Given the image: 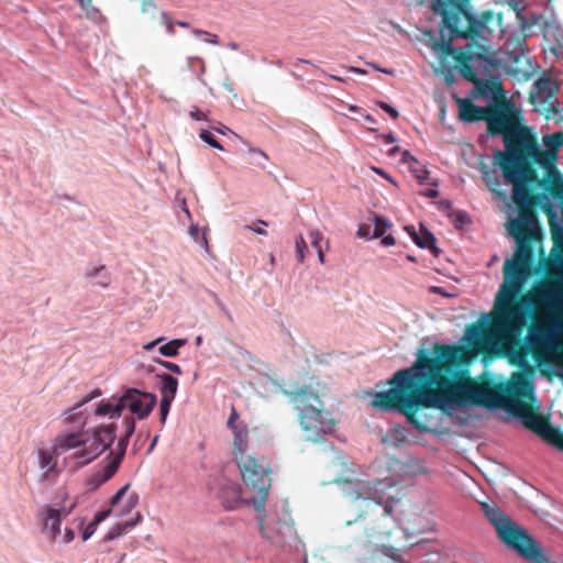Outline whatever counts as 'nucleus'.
Returning <instances> with one entry per match:
<instances>
[{
    "label": "nucleus",
    "mask_w": 563,
    "mask_h": 563,
    "mask_svg": "<svg viewBox=\"0 0 563 563\" xmlns=\"http://www.w3.org/2000/svg\"><path fill=\"white\" fill-rule=\"evenodd\" d=\"M364 119L372 124L376 122V120L371 114H365Z\"/></svg>",
    "instance_id": "nucleus-64"
},
{
    "label": "nucleus",
    "mask_w": 563,
    "mask_h": 563,
    "mask_svg": "<svg viewBox=\"0 0 563 563\" xmlns=\"http://www.w3.org/2000/svg\"><path fill=\"white\" fill-rule=\"evenodd\" d=\"M111 514V509H107V510H103V511H99L96 514L95 518H93V522L95 525H99L100 522H102L103 520H106Z\"/></svg>",
    "instance_id": "nucleus-43"
},
{
    "label": "nucleus",
    "mask_w": 563,
    "mask_h": 563,
    "mask_svg": "<svg viewBox=\"0 0 563 563\" xmlns=\"http://www.w3.org/2000/svg\"><path fill=\"white\" fill-rule=\"evenodd\" d=\"M236 464L245 485L257 493V496L253 498L255 510H264L268 490L272 486V470L268 461L264 456L247 455L246 457H240Z\"/></svg>",
    "instance_id": "nucleus-9"
},
{
    "label": "nucleus",
    "mask_w": 563,
    "mask_h": 563,
    "mask_svg": "<svg viewBox=\"0 0 563 563\" xmlns=\"http://www.w3.org/2000/svg\"><path fill=\"white\" fill-rule=\"evenodd\" d=\"M310 239H311V245L316 250H321V241L323 239L322 234L319 231H312L310 233Z\"/></svg>",
    "instance_id": "nucleus-36"
},
{
    "label": "nucleus",
    "mask_w": 563,
    "mask_h": 563,
    "mask_svg": "<svg viewBox=\"0 0 563 563\" xmlns=\"http://www.w3.org/2000/svg\"><path fill=\"white\" fill-rule=\"evenodd\" d=\"M382 238H383L382 244L384 246H391L396 243V240L393 235H386V236L383 235Z\"/></svg>",
    "instance_id": "nucleus-46"
},
{
    "label": "nucleus",
    "mask_w": 563,
    "mask_h": 563,
    "mask_svg": "<svg viewBox=\"0 0 563 563\" xmlns=\"http://www.w3.org/2000/svg\"><path fill=\"white\" fill-rule=\"evenodd\" d=\"M172 402L173 401L161 399V404H159V416H161L159 421H161V423H165L166 418L169 412V409H170V406H172Z\"/></svg>",
    "instance_id": "nucleus-32"
},
{
    "label": "nucleus",
    "mask_w": 563,
    "mask_h": 563,
    "mask_svg": "<svg viewBox=\"0 0 563 563\" xmlns=\"http://www.w3.org/2000/svg\"><path fill=\"white\" fill-rule=\"evenodd\" d=\"M100 395H101V391L99 389H95L93 391H91V394L89 396L82 398L75 407L68 409L65 412L66 420L73 421L75 419V417L77 416L76 411L78 408H80L81 406H84L85 404L90 401L91 399L99 397Z\"/></svg>",
    "instance_id": "nucleus-29"
},
{
    "label": "nucleus",
    "mask_w": 563,
    "mask_h": 563,
    "mask_svg": "<svg viewBox=\"0 0 563 563\" xmlns=\"http://www.w3.org/2000/svg\"><path fill=\"white\" fill-rule=\"evenodd\" d=\"M374 231H373V234H372V239H378V238H382L386 231L391 227V223L383 218V217H379V216H374Z\"/></svg>",
    "instance_id": "nucleus-28"
},
{
    "label": "nucleus",
    "mask_w": 563,
    "mask_h": 563,
    "mask_svg": "<svg viewBox=\"0 0 563 563\" xmlns=\"http://www.w3.org/2000/svg\"><path fill=\"white\" fill-rule=\"evenodd\" d=\"M371 232H372V228H371V225H369V224H365V223H364V224H361V225L358 227V230H357V233H356V234H357V236H358V238H362V239H369V238H372Z\"/></svg>",
    "instance_id": "nucleus-38"
},
{
    "label": "nucleus",
    "mask_w": 563,
    "mask_h": 563,
    "mask_svg": "<svg viewBox=\"0 0 563 563\" xmlns=\"http://www.w3.org/2000/svg\"><path fill=\"white\" fill-rule=\"evenodd\" d=\"M58 451L53 448L51 450L41 449L37 451L40 466L43 471L44 478H48L52 474H55L57 467Z\"/></svg>",
    "instance_id": "nucleus-16"
},
{
    "label": "nucleus",
    "mask_w": 563,
    "mask_h": 563,
    "mask_svg": "<svg viewBox=\"0 0 563 563\" xmlns=\"http://www.w3.org/2000/svg\"><path fill=\"white\" fill-rule=\"evenodd\" d=\"M157 363L159 365H162L163 367H165L166 369L173 372L174 374H177V375H181L183 374V371L180 368V366L176 363H172V362H168V361H162V360H158Z\"/></svg>",
    "instance_id": "nucleus-34"
},
{
    "label": "nucleus",
    "mask_w": 563,
    "mask_h": 563,
    "mask_svg": "<svg viewBox=\"0 0 563 563\" xmlns=\"http://www.w3.org/2000/svg\"><path fill=\"white\" fill-rule=\"evenodd\" d=\"M537 199L538 197L521 195L519 189L512 192L519 217L511 221L509 232L517 242V250L514 258L506 260L504 263L505 283L495 300L496 314L492 317L489 324L474 323L467 331L470 340L474 343L518 335L525 323L522 309H528L532 305H542L537 302L534 297H522L519 302L515 301L531 265L532 250L528 238L529 224L536 221L532 208Z\"/></svg>",
    "instance_id": "nucleus-2"
},
{
    "label": "nucleus",
    "mask_w": 563,
    "mask_h": 563,
    "mask_svg": "<svg viewBox=\"0 0 563 563\" xmlns=\"http://www.w3.org/2000/svg\"><path fill=\"white\" fill-rule=\"evenodd\" d=\"M156 402L157 399L154 394L129 388L120 397L101 400L95 410V415L109 416L110 419H115L121 417L124 409H129L132 416L125 418L143 420L150 416Z\"/></svg>",
    "instance_id": "nucleus-7"
},
{
    "label": "nucleus",
    "mask_w": 563,
    "mask_h": 563,
    "mask_svg": "<svg viewBox=\"0 0 563 563\" xmlns=\"http://www.w3.org/2000/svg\"><path fill=\"white\" fill-rule=\"evenodd\" d=\"M187 343L185 339H174L163 345L159 346L158 351L162 355L166 357H175L178 355V351L181 346Z\"/></svg>",
    "instance_id": "nucleus-26"
},
{
    "label": "nucleus",
    "mask_w": 563,
    "mask_h": 563,
    "mask_svg": "<svg viewBox=\"0 0 563 563\" xmlns=\"http://www.w3.org/2000/svg\"><path fill=\"white\" fill-rule=\"evenodd\" d=\"M285 395L298 411L301 428L311 432L308 440L317 442L324 434L334 431L336 421L332 412L324 409L318 393L311 386L295 387L285 390Z\"/></svg>",
    "instance_id": "nucleus-4"
},
{
    "label": "nucleus",
    "mask_w": 563,
    "mask_h": 563,
    "mask_svg": "<svg viewBox=\"0 0 563 563\" xmlns=\"http://www.w3.org/2000/svg\"><path fill=\"white\" fill-rule=\"evenodd\" d=\"M195 35H203L205 41L209 44L217 45L219 44V36L217 34H212L210 32L203 30H194Z\"/></svg>",
    "instance_id": "nucleus-33"
},
{
    "label": "nucleus",
    "mask_w": 563,
    "mask_h": 563,
    "mask_svg": "<svg viewBox=\"0 0 563 563\" xmlns=\"http://www.w3.org/2000/svg\"><path fill=\"white\" fill-rule=\"evenodd\" d=\"M165 339L163 336L152 341V342H148L146 344L143 345V349L145 351H151L155 345H157L158 343L163 342Z\"/></svg>",
    "instance_id": "nucleus-45"
},
{
    "label": "nucleus",
    "mask_w": 563,
    "mask_h": 563,
    "mask_svg": "<svg viewBox=\"0 0 563 563\" xmlns=\"http://www.w3.org/2000/svg\"><path fill=\"white\" fill-rule=\"evenodd\" d=\"M136 503H137V496H131L126 501V507L123 510H121L118 515L123 516V515L128 514L129 511H131V509H133L135 507Z\"/></svg>",
    "instance_id": "nucleus-41"
},
{
    "label": "nucleus",
    "mask_w": 563,
    "mask_h": 563,
    "mask_svg": "<svg viewBox=\"0 0 563 563\" xmlns=\"http://www.w3.org/2000/svg\"><path fill=\"white\" fill-rule=\"evenodd\" d=\"M109 283H110L109 277H108V276H106V277H104V280H101V282H99L98 284H99L101 287H108V286H109Z\"/></svg>",
    "instance_id": "nucleus-60"
},
{
    "label": "nucleus",
    "mask_w": 563,
    "mask_h": 563,
    "mask_svg": "<svg viewBox=\"0 0 563 563\" xmlns=\"http://www.w3.org/2000/svg\"><path fill=\"white\" fill-rule=\"evenodd\" d=\"M244 229L245 230H249V231H252L256 234H260V235H267V231L263 228H260V227H253V225H244Z\"/></svg>",
    "instance_id": "nucleus-44"
},
{
    "label": "nucleus",
    "mask_w": 563,
    "mask_h": 563,
    "mask_svg": "<svg viewBox=\"0 0 563 563\" xmlns=\"http://www.w3.org/2000/svg\"><path fill=\"white\" fill-rule=\"evenodd\" d=\"M347 109H349V111H351V112H358V111L361 110V109H360V107L354 106V104H349V106H347Z\"/></svg>",
    "instance_id": "nucleus-62"
},
{
    "label": "nucleus",
    "mask_w": 563,
    "mask_h": 563,
    "mask_svg": "<svg viewBox=\"0 0 563 563\" xmlns=\"http://www.w3.org/2000/svg\"><path fill=\"white\" fill-rule=\"evenodd\" d=\"M482 509L504 544L530 562L549 563L542 548L526 529L515 523L498 507L484 503Z\"/></svg>",
    "instance_id": "nucleus-5"
},
{
    "label": "nucleus",
    "mask_w": 563,
    "mask_h": 563,
    "mask_svg": "<svg viewBox=\"0 0 563 563\" xmlns=\"http://www.w3.org/2000/svg\"><path fill=\"white\" fill-rule=\"evenodd\" d=\"M44 529L48 531L52 541L60 532V510L48 508L44 517Z\"/></svg>",
    "instance_id": "nucleus-20"
},
{
    "label": "nucleus",
    "mask_w": 563,
    "mask_h": 563,
    "mask_svg": "<svg viewBox=\"0 0 563 563\" xmlns=\"http://www.w3.org/2000/svg\"><path fill=\"white\" fill-rule=\"evenodd\" d=\"M378 106L385 111L387 112L393 119H397L399 113L398 111L391 107L390 104L384 102V101H379L378 102Z\"/></svg>",
    "instance_id": "nucleus-39"
},
{
    "label": "nucleus",
    "mask_w": 563,
    "mask_h": 563,
    "mask_svg": "<svg viewBox=\"0 0 563 563\" xmlns=\"http://www.w3.org/2000/svg\"><path fill=\"white\" fill-rule=\"evenodd\" d=\"M213 129L221 134H225L228 131H230V129L223 124H220L219 128H213Z\"/></svg>",
    "instance_id": "nucleus-56"
},
{
    "label": "nucleus",
    "mask_w": 563,
    "mask_h": 563,
    "mask_svg": "<svg viewBox=\"0 0 563 563\" xmlns=\"http://www.w3.org/2000/svg\"><path fill=\"white\" fill-rule=\"evenodd\" d=\"M342 493L345 497L351 500H374L377 504H382L384 497L380 495V486L383 482L369 483L361 479H343L342 481Z\"/></svg>",
    "instance_id": "nucleus-12"
},
{
    "label": "nucleus",
    "mask_w": 563,
    "mask_h": 563,
    "mask_svg": "<svg viewBox=\"0 0 563 563\" xmlns=\"http://www.w3.org/2000/svg\"><path fill=\"white\" fill-rule=\"evenodd\" d=\"M238 419H239V415H238L236 410H235L234 408H232V410H231V415H230V417H229V419H228V427H229L232 431L236 430L238 428H243V427H245V424H239V423H236V420H238Z\"/></svg>",
    "instance_id": "nucleus-35"
},
{
    "label": "nucleus",
    "mask_w": 563,
    "mask_h": 563,
    "mask_svg": "<svg viewBox=\"0 0 563 563\" xmlns=\"http://www.w3.org/2000/svg\"><path fill=\"white\" fill-rule=\"evenodd\" d=\"M75 532L71 529H66L64 534V541L65 543H69L74 540Z\"/></svg>",
    "instance_id": "nucleus-48"
},
{
    "label": "nucleus",
    "mask_w": 563,
    "mask_h": 563,
    "mask_svg": "<svg viewBox=\"0 0 563 563\" xmlns=\"http://www.w3.org/2000/svg\"><path fill=\"white\" fill-rule=\"evenodd\" d=\"M383 140L386 144H393L396 142V137L393 133L386 134L383 136Z\"/></svg>",
    "instance_id": "nucleus-52"
},
{
    "label": "nucleus",
    "mask_w": 563,
    "mask_h": 563,
    "mask_svg": "<svg viewBox=\"0 0 563 563\" xmlns=\"http://www.w3.org/2000/svg\"><path fill=\"white\" fill-rule=\"evenodd\" d=\"M349 70L356 73V74H365L364 70H362L361 68H357V67H349Z\"/></svg>",
    "instance_id": "nucleus-63"
},
{
    "label": "nucleus",
    "mask_w": 563,
    "mask_h": 563,
    "mask_svg": "<svg viewBox=\"0 0 563 563\" xmlns=\"http://www.w3.org/2000/svg\"><path fill=\"white\" fill-rule=\"evenodd\" d=\"M441 25H443V23H441ZM443 29H445V27L442 26V29H441V40L434 42L433 47H434V49L442 53L443 55L453 56L454 51L452 47V38H454L455 36L451 35L450 38L445 40L444 34H443ZM449 31H450V34H452V31L451 30H449Z\"/></svg>",
    "instance_id": "nucleus-27"
},
{
    "label": "nucleus",
    "mask_w": 563,
    "mask_h": 563,
    "mask_svg": "<svg viewBox=\"0 0 563 563\" xmlns=\"http://www.w3.org/2000/svg\"><path fill=\"white\" fill-rule=\"evenodd\" d=\"M250 151H251L252 153H256V154L261 155V156H262L264 159H266V161L268 159V156L266 155V153H265V152H263L261 148L252 147Z\"/></svg>",
    "instance_id": "nucleus-54"
},
{
    "label": "nucleus",
    "mask_w": 563,
    "mask_h": 563,
    "mask_svg": "<svg viewBox=\"0 0 563 563\" xmlns=\"http://www.w3.org/2000/svg\"><path fill=\"white\" fill-rule=\"evenodd\" d=\"M156 376L161 380V399L174 401L178 389V380L166 373L157 374Z\"/></svg>",
    "instance_id": "nucleus-19"
},
{
    "label": "nucleus",
    "mask_w": 563,
    "mask_h": 563,
    "mask_svg": "<svg viewBox=\"0 0 563 563\" xmlns=\"http://www.w3.org/2000/svg\"><path fill=\"white\" fill-rule=\"evenodd\" d=\"M549 330L542 324L534 323L529 328V341L532 345H539L548 338Z\"/></svg>",
    "instance_id": "nucleus-25"
},
{
    "label": "nucleus",
    "mask_w": 563,
    "mask_h": 563,
    "mask_svg": "<svg viewBox=\"0 0 563 563\" xmlns=\"http://www.w3.org/2000/svg\"><path fill=\"white\" fill-rule=\"evenodd\" d=\"M189 115L191 119L197 120V121H202V120L205 121L208 119L207 114L198 108H195L194 110H191L189 112Z\"/></svg>",
    "instance_id": "nucleus-42"
},
{
    "label": "nucleus",
    "mask_w": 563,
    "mask_h": 563,
    "mask_svg": "<svg viewBox=\"0 0 563 563\" xmlns=\"http://www.w3.org/2000/svg\"><path fill=\"white\" fill-rule=\"evenodd\" d=\"M331 79L335 80V81H339V82H344L345 79L340 77V76H335V75H328Z\"/></svg>",
    "instance_id": "nucleus-61"
},
{
    "label": "nucleus",
    "mask_w": 563,
    "mask_h": 563,
    "mask_svg": "<svg viewBox=\"0 0 563 563\" xmlns=\"http://www.w3.org/2000/svg\"><path fill=\"white\" fill-rule=\"evenodd\" d=\"M82 442H85L84 432L62 433L56 437L54 448L57 451H68L82 446Z\"/></svg>",
    "instance_id": "nucleus-17"
},
{
    "label": "nucleus",
    "mask_w": 563,
    "mask_h": 563,
    "mask_svg": "<svg viewBox=\"0 0 563 563\" xmlns=\"http://www.w3.org/2000/svg\"><path fill=\"white\" fill-rule=\"evenodd\" d=\"M424 195L430 197V198H435V197H438L439 192H438V190L430 189Z\"/></svg>",
    "instance_id": "nucleus-57"
},
{
    "label": "nucleus",
    "mask_w": 563,
    "mask_h": 563,
    "mask_svg": "<svg viewBox=\"0 0 563 563\" xmlns=\"http://www.w3.org/2000/svg\"><path fill=\"white\" fill-rule=\"evenodd\" d=\"M115 430V424L109 423L85 431L82 449L76 451L73 457L80 465L89 464L113 443L117 437Z\"/></svg>",
    "instance_id": "nucleus-10"
},
{
    "label": "nucleus",
    "mask_w": 563,
    "mask_h": 563,
    "mask_svg": "<svg viewBox=\"0 0 563 563\" xmlns=\"http://www.w3.org/2000/svg\"><path fill=\"white\" fill-rule=\"evenodd\" d=\"M487 133L490 136L501 135L505 151H496L495 165L501 169L505 180L517 179L514 167L529 132V128L520 123V113L507 99L498 98L489 106L486 119Z\"/></svg>",
    "instance_id": "nucleus-3"
},
{
    "label": "nucleus",
    "mask_w": 563,
    "mask_h": 563,
    "mask_svg": "<svg viewBox=\"0 0 563 563\" xmlns=\"http://www.w3.org/2000/svg\"><path fill=\"white\" fill-rule=\"evenodd\" d=\"M431 9L442 18L443 26L452 31L453 36L474 38L493 19L492 11H484L477 18L468 0H431Z\"/></svg>",
    "instance_id": "nucleus-6"
},
{
    "label": "nucleus",
    "mask_w": 563,
    "mask_h": 563,
    "mask_svg": "<svg viewBox=\"0 0 563 563\" xmlns=\"http://www.w3.org/2000/svg\"><path fill=\"white\" fill-rule=\"evenodd\" d=\"M473 354L461 344L435 343L431 353L420 349L412 365L397 371L388 380L390 389L376 391L372 406L380 411L397 410L416 430L437 431L443 415L466 406L498 405L521 419L523 426L549 444L563 451V432L532 407V384L521 374L499 396L478 383L467 369Z\"/></svg>",
    "instance_id": "nucleus-1"
},
{
    "label": "nucleus",
    "mask_w": 563,
    "mask_h": 563,
    "mask_svg": "<svg viewBox=\"0 0 563 563\" xmlns=\"http://www.w3.org/2000/svg\"><path fill=\"white\" fill-rule=\"evenodd\" d=\"M130 485L126 484L124 485L122 488H120L111 498V506H115L121 499L122 497L125 495V493L128 492Z\"/></svg>",
    "instance_id": "nucleus-37"
},
{
    "label": "nucleus",
    "mask_w": 563,
    "mask_h": 563,
    "mask_svg": "<svg viewBox=\"0 0 563 563\" xmlns=\"http://www.w3.org/2000/svg\"><path fill=\"white\" fill-rule=\"evenodd\" d=\"M233 455L235 461H240V457H246L249 446V430L247 427L238 428L233 431Z\"/></svg>",
    "instance_id": "nucleus-18"
},
{
    "label": "nucleus",
    "mask_w": 563,
    "mask_h": 563,
    "mask_svg": "<svg viewBox=\"0 0 563 563\" xmlns=\"http://www.w3.org/2000/svg\"><path fill=\"white\" fill-rule=\"evenodd\" d=\"M481 48L484 51L483 53H474L468 51L459 53L457 55L454 56L461 76L467 81L473 82L474 85L479 82L481 79L478 78L477 73L472 65L474 60L477 59L486 63V68L495 66L494 59L486 53L485 47L482 46Z\"/></svg>",
    "instance_id": "nucleus-13"
},
{
    "label": "nucleus",
    "mask_w": 563,
    "mask_h": 563,
    "mask_svg": "<svg viewBox=\"0 0 563 563\" xmlns=\"http://www.w3.org/2000/svg\"><path fill=\"white\" fill-rule=\"evenodd\" d=\"M548 85V81L544 79H539L536 81L534 86L537 87L538 91L541 92Z\"/></svg>",
    "instance_id": "nucleus-51"
},
{
    "label": "nucleus",
    "mask_w": 563,
    "mask_h": 563,
    "mask_svg": "<svg viewBox=\"0 0 563 563\" xmlns=\"http://www.w3.org/2000/svg\"><path fill=\"white\" fill-rule=\"evenodd\" d=\"M103 269H104V266H103V265H101V266H99V267H96V268H93L92 271H90V272H88V273H87V277H88V278H95V277H97V276H98V274H99L101 271H103Z\"/></svg>",
    "instance_id": "nucleus-49"
},
{
    "label": "nucleus",
    "mask_w": 563,
    "mask_h": 563,
    "mask_svg": "<svg viewBox=\"0 0 563 563\" xmlns=\"http://www.w3.org/2000/svg\"><path fill=\"white\" fill-rule=\"evenodd\" d=\"M141 520H142V515L140 512H137L134 519L126 520L124 522L114 525L106 534L104 541H112V540L119 538L128 530L134 528Z\"/></svg>",
    "instance_id": "nucleus-23"
},
{
    "label": "nucleus",
    "mask_w": 563,
    "mask_h": 563,
    "mask_svg": "<svg viewBox=\"0 0 563 563\" xmlns=\"http://www.w3.org/2000/svg\"><path fill=\"white\" fill-rule=\"evenodd\" d=\"M476 88L481 91L482 95L487 96L488 93L494 95V101L498 98L499 100L506 99L504 95L503 86L497 80H483L479 79V82H477Z\"/></svg>",
    "instance_id": "nucleus-22"
},
{
    "label": "nucleus",
    "mask_w": 563,
    "mask_h": 563,
    "mask_svg": "<svg viewBox=\"0 0 563 563\" xmlns=\"http://www.w3.org/2000/svg\"><path fill=\"white\" fill-rule=\"evenodd\" d=\"M77 1L84 10H87L91 5V2H92V0H77Z\"/></svg>",
    "instance_id": "nucleus-53"
},
{
    "label": "nucleus",
    "mask_w": 563,
    "mask_h": 563,
    "mask_svg": "<svg viewBox=\"0 0 563 563\" xmlns=\"http://www.w3.org/2000/svg\"><path fill=\"white\" fill-rule=\"evenodd\" d=\"M481 172L483 173V179L486 183L488 189L492 192H494L498 196H501V192H500L501 183H500L499 178L497 176H495L494 173L490 172L488 166L485 164H482Z\"/></svg>",
    "instance_id": "nucleus-24"
},
{
    "label": "nucleus",
    "mask_w": 563,
    "mask_h": 563,
    "mask_svg": "<svg viewBox=\"0 0 563 563\" xmlns=\"http://www.w3.org/2000/svg\"><path fill=\"white\" fill-rule=\"evenodd\" d=\"M552 258L548 263L549 282L536 290L534 298L550 309L559 310L563 307V234H553Z\"/></svg>",
    "instance_id": "nucleus-8"
},
{
    "label": "nucleus",
    "mask_w": 563,
    "mask_h": 563,
    "mask_svg": "<svg viewBox=\"0 0 563 563\" xmlns=\"http://www.w3.org/2000/svg\"><path fill=\"white\" fill-rule=\"evenodd\" d=\"M167 31L168 33L173 34L175 32L174 30V23L172 21L166 22Z\"/></svg>",
    "instance_id": "nucleus-58"
},
{
    "label": "nucleus",
    "mask_w": 563,
    "mask_h": 563,
    "mask_svg": "<svg viewBox=\"0 0 563 563\" xmlns=\"http://www.w3.org/2000/svg\"><path fill=\"white\" fill-rule=\"evenodd\" d=\"M489 106L481 107L468 99L459 100V118L468 123L486 121Z\"/></svg>",
    "instance_id": "nucleus-14"
},
{
    "label": "nucleus",
    "mask_w": 563,
    "mask_h": 563,
    "mask_svg": "<svg viewBox=\"0 0 563 563\" xmlns=\"http://www.w3.org/2000/svg\"><path fill=\"white\" fill-rule=\"evenodd\" d=\"M406 230L419 247L437 251L434 236L423 227H421V234H418L413 227H406Z\"/></svg>",
    "instance_id": "nucleus-21"
},
{
    "label": "nucleus",
    "mask_w": 563,
    "mask_h": 563,
    "mask_svg": "<svg viewBox=\"0 0 563 563\" xmlns=\"http://www.w3.org/2000/svg\"><path fill=\"white\" fill-rule=\"evenodd\" d=\"M200 139L213 148L222 151V145L216 140L212 133L208 130H201L199 134Z\"/></svg>",
    "instance_id": "nucleus-31"
},
{
    "label": "nucleus",
    "mask_w": 563,
    "mask_h": 563,
    "mask_svg": "<svg viewBox=\"0 0 563 563\" xmlns=\"http://www.w3.org/2000/svg\"><path fill=\"white\" fill-rule=\"evenodd\" d=\"M219 499L227 510L240 508L244 501L241 497V487L236 483L227 482L219 492Z\"/></svg>",
    "instance_id": "nucleus-15"
},
{
    "label": "nucleus",
    "mask_w": 563,
    "mask_h": 563,
    "mask_svg": "<svg viewBox=\"0 0 563 563\" xmlns=\"http://www.w3.org/2000/svg\"><path fill=\"white\" fill-rule=\"evenodd\" d=\"M307 251H308L307 243H306L303 236L300 235L296 240V256H297V261L299 263H303Z\"/></svg>",
    "instance_id": "nucleus-30"
},
{
    "label": "nucleus",
    "mask_w": 563,
    "mask_h": 563,
    "mask_svg": "<svg viewBox=\"0 0 563 563\" xmlns=\"http://www.w3.org/2000/svg\"><path fill=\"white\" fill-rule=\"evenodd\" d=\"M97 525H95L93 521H91L82 531V540H88L97 530Z\"/></svg>",
    "instance_id": "nucleus-40"
},
{
    "label": "nucleus",
    "mask_w": 563,
    "mask_h": 563,
    "mask_svg": "<svg viewBox=\"0 0 563 563\" xmlns=\"http://www.w3.org/2000/svg\"><path fill=\"white\" fill-rule=\"evenodd\" d=\"M189 233L191 236L196 238L199 233V228L197 225H190Z\"/></svg>",
    "instance_id": "nucleus-55"
},
{
    "label": "nucleus",
    "mask_w": 563,
    "mask_h": 563,
    "mask_svg": "<svg viewBox=\"0 0 563 563\" xmlns=\"http://www.w3.org/2000/svg\"><path fill=\"white\" fill-rule=\"evenodd\" d=\"M122 424L124 427V435L119 440L115 451L110 452V461L102 468L92 473L87 481V485L91 490L98 489L119 470V466L125 455L130 438L134 433V419L128 417L123 419Z\"/></svg>",
    "instance_id": "nucleus-11"
},
{
    "label": "nucleus",
    "mask_w": 563,
    "mask_h": 563,
    "mask_svg": "<svg viewBox=\"0 0 563 563\" xmlns=\"http://www.w3.org/2000/svg\"><path fill=\"white\" fill-rule=\"evenodd\" d=\"M372 170H373L374 173H376L377 175H379V176L384 177L385 179H387V180L391 181V177H390V176H389V175H388L384 169H382V168H379V167H374V166H373V167H372Z\"/></svg>",
    "instance_id": "nucleus-47"
},
{
    "label": "nucleus",
    "mask_w": 563,
    "mask_h": 563,
    "mask_svg": "<svg viewBox=\"0 0 563 563\" xmlns=\"http://www.w3.org/2000/svg\"><path fill=\"white\" fill-rule=\"evenodd\" d=\"M402 162L404 163H410V162H417V159L408 152V151H405L402 153Z\"/></svg>",
    "instance_id": "nucleus-50"
},
{
    "label": "nucleus",
    "mask_w": 563,
    "mask_h": 563,
    "mask_svg": "<svg viewBox=\"0 0 563 563\" xmlns=\"http://www.w3.org/2000/svg\"><path fill=\"white\" fill-rule=\"evenodd\" d=\"M317 252H318V258H319V262H320L321 264H323V263H324V254H323L322 249H321V250H317Z\"/></svg>",
    "instance_id": "nucleus-59"
}]
</instances>
